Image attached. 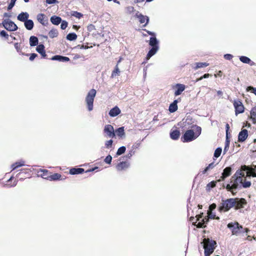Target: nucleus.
Instances as JSON below:
<instances>
[{
    "label": "nucleus",
    "mask_w": 256,
    "mask_h": 256,
    "mask_svg": "<svg viewBox=\"0 0 256 256\" xmlns=\"http://www.w3.org/2000/svg\"><path fill=\"white\" fill-rule=\"evenodd\" d=\"M244 176V174H242L238 170L236 172V174L232 177L230 184H226V188L228 192L232 193L233 196H235L236 193V190L241 188L242 180H243V177Z\"/></svg>",
    "instance_id": "obj_1"
},
{
    "label": "nucleus",
    "mask_w": 256,
    "mask_h": 256,
    "mask_svg": "<svg viewBox=\"0 0 256 256\" xmlns=\"http://www.w3.org/2000/svg\"><path fill=\"white\" fill-rule=\"evenodd\" d=\"M190 128H195L196 132L193 130H187L181 138V140L183 142H188L196 140L201 134L202 128L195 124H192Z\"/></svg>",
    "instance_id": "obj_2"
},
{
    "label": "nucleus",
    "mask_w": 256,
    "mask_h": 256,
    "mask_svg": "<svg viewBox=\"0 0 256 256\" xmlns=\"http://www.w3.org/2000/svg\"><path fill=\"white\" fill-rule=\"evenodd\" d=\"M148 44L151 46V48L150 49L146 54V59L147 60L154 56L159 50V41L156 37H150Z\"/></svg>",
    "instance_id": "obj_3"
},
{
    "label": "nucleus",
    "mask_w": 256,
    "mask_h": 256,
    "mask_svg": "<svg viewBox=\"0 0 256 256\" xmlns=\"http://www.w3.org/2000/svg\"><path fill=\"white\" fill-rule=\"evenodd\" d=\"M236 199L234 198H228L226 200H222L220 206L218 208L220 212H228L231 208L236 206Z\"/></svg>",
    "instance_id": "obj_4"
},
{
    "label": "nucleus",
    "mask_w": 256,
    "mask_h": 256,
    "mask_svg": "<svg viewBox=\"0 0 256 256\" xmlns=\"http://www.w3.org/2000/svg\"><path fill=\"white\" fill-rule=\"evenodd\" d=\"M204 256H210L214 252L215 249L214 246L216 243L214 240H210L208 238H204Z\"/></svg>",
    "instance_id": "obj_5"
},
{
    "label": "nucleus",
    "mask_w": 256,
    "mask_h": 256,
    "mask_svg": "<svg viewBox=\"0 0 256 256\" xmlns=\"http://www.w3.org/2000/svg\"><path fill=\"white\" fill-rule=\"evenodd\" d=\"M96 90L91 89L88 93L86 98V102L87 105L88 111H92L93 110V104L94 98L96 95Z\"/></svg>",
    "instance_id": "obj_6"
},
{
    "label": "nucleus",
    "mask_w": 256,
    "mask_h": 256,
    "mask_svg": "<svg viewBox=\"0 0 256 256\" xmlns=\"http://www.w3.org/2000/svg\"><path fill=\"white\" fill-rule=\"evenodd\" d=\"M2 24L8 31H16L18 28L16 24L9 18L4 20Z\"/></svg>",
    "instance_id": "obj_7"
},
{
    "label": "nucleus",
    "mask_w": 256,
    "mask_h": 256,
    "mask_svg": "<svg viewBox=\"0 0 256 256\" xmlns=\"http://www.w3.org/2000/svg\"><path fill=\"white\" fill-rule=\"evenodd\" d=\"M196 222H193L196 223L197 222H198L197 224L198 228H205L208 222L209 219L208 218H203V213H200V214L196 215Z\"/></svg>",
    "instance_id": "obj_8"
},
{
    "label": "nucleus",
    "mask_w": 256,
    "mask_h": 256,
    "mask_svg": "<svg viewBox=\"0 0 256 256\" xmlns=\"http://www.w3.org/2000/svg\"><path fill=\"white\" fill-rule=\"evenodd\" d=\"M227 227L232 230V234L238 236L242 230V226L237 222H230L227 225Z\"/></svg>",
    "instance_id": "obj_9"
},
{
    "label": "nucleus",
    "mask_w": 256,
    "mask_h": 256,
    "mask_svg": "<svg viewBox=\"0 0 256 256\" xmlns=\"http://www.w3.org/2000/svg\"><path fill=\"white\" fill-rule=\"evenodd\" d=\"M104 132L106 134V137L113 138L116 136L114 128L111 124H106L104 127Z\"/></svg>",
    "instance_id": "obj_10"
},
{
    "label": "nucleus",
    "mask_w": 256,
    "mask_h": 256,
    "mask_svg": "<svg viewBox=\"0 0 256 256\" xmlns=\"http://www.w3.org/2000/svg\"><path fill=\"white\" fill-rule=\"evenodd\" d=\"M234 106L235 108V113L236 115L244 112V106L242 102L239 100H234Z\"/></svg>",
    "instance_id": "obj_11"
},
{
    "label": "nucleus",
    "mask_w": 256,
    "mask_h": 256,
    "mask_svg": "<svg viewBox=\"0 0 256 256\" xmlns=\"http://www.w3.org/2000/svg\"><path fill=\"white\" fill-rule=\"evenodd\" d=\"M248 137V131L246 129H242L238 135V141L240 142H244Z\"/></svg>",
    "instance_id": "obj_12"
},
{
    "label": "nucleus",
    "mask_w": 256,
    "mask_h": 256,
    "mask_svg": "<svg viewBox=\"0 0 256 256\" xmlns=\"http://www.w3.org/2000/svg\"><path fill=\"white\" fill-rule=\"evenodd\" d=\"M232 168L230 167L226 168L222 174V176L218 180V182L223 181L228 176L231 174Z\"/></svg>",
    "instance_id": "obj_13"
},
{
    "label": "nucleus",
    "mask_w": 256,
    "mask_h": 256,
    "mask_svg": "<svg viewBox=\"0 0 256 256\" xmlns=\"http://www.w3.org/2000/svg\"><path fill=\"white\" fill-rule=\"evenodd\" d=\"M37 20L43 26H46L48 24V20L43 14H39L36 16Z\"/></svg>",
    "instance_id": "obj_14"
},
{
    "label": "nucleus",
    "mask_w": 256,
    "mask_h": 256,
    "mask_svg": "<svg viewBox=\"0 0 256 256\" xmlns=\"http://www.w3.org/2000/svg\"><path fill=\"white\" fill-rule=\"evenodd\" d=\"M236 199V208L238 209L239 208H244V206L246 204V200L244 198H235Z\"/></svg>",
    "instance_id": "obj_15"
},
{
    "label": "nucleus",
    "mask_w": 256,
    "mask_h": 256,
    "mask_svg": "<svg viewBox=\"0 0 256 256\" xmlns=\"http://www.w3.org/2000/svg\"><path fill=\"white\" fill-rule=\"evenodd\" d=\"M45 48L44 44H40L38 45L36 48V50L38 52L41 54L42 58H48L47 54H46Z\"/></svg>",
    "instance_id": "obj_16"
},
{
    "label": "nucleus",
    "mask_w": 256,
    "mask_h": 256,
    "mask_svg": "<svg viewBox=\"0 0 256 256\" xmlns=\"http://www.w3.org/2000/svg\"><path fill=\"white\" fill-rule=\"evenodd\" d=\"M52 60H57L62 62H68L70 60L67 56H62L61 55H55L50 58Z\"/></svg>",
    "instance_id": "obj_17"
},
{
    "label": "nucleus",
    "mask_w": 256,
    "mask_h": 256,
    "mask_svg": "<svg viewBox=\"0 0 256 256\" xmlns=\"http://www.w3.org/2000/svg\"><path fill=\"white\" fill-rule=\"evenodd\" d=\"M136 16L139 19V22L140 24L145 23L144 24V26H146L148 24L149 22V18L148 16H144L141 14H136Z\"/></svg>",
    "instance_id": "obj_18"
},
{
    "label": "nucleus",
    "mask_w": 256,
    "mask_h": 256,
    "mask_svg": "<svg viewBox=\"0 0 256 256\" xmlns=\"http://www.w3.org/2000/svg\"><path fill=\"white\" fill-rule=\"evenodd\" d=\"M120 112L121 110L119 108L118 106H115L110 110L108 114L111 117H115L120 114Z\"/></svg>",
    "instance_id": "obj_19"
},
{
    "label": "nucleus",
    "mask_w": 256,
    "mask_h": 256,
    "mask_svg": "<svg viewBox=\"0 0 256 256\" xmlns=\"http://www.w3.org/2000/svg\"><path fill=\"white\" fill-rule=\"evenodd\" d=\"M29 18V14L27 12H22L17 16V19L22 22H24Z\"/></svg>",
    "instance_id": "obj_20"
},
{
    "label": "nucleus",
    "mask_w": 256,
    "mask_h": 256,
    "mask_svg": "<svg viewBox=\"0 0 256 256\" xmlns=\"http://www.w3.org/2000/svg\"><path fill=\"white\" fill-rule=\"evenodd\" d=\"M239 59L242 63L249 64L250 66H252L255 64V63L253 61L246 56H240Z\"/></svg>",
    "instance_id": "obj_21"
},
{
    "label": "nucleus",
    "mask_w": 256,
    "mask_h": 256,
    "mask_svg": "<svg viewBox=\"0 0 256 256\" xmlns=\"http://www.w3.org/2000/svg\"><path fill=\"white\" fill-rule=\"evenodd\" d=\"M129 166V163L126 162H120L116 165V168L118 170L120 171L128 168Z\"/></svg>",
    "instance_id": "obj_22"
},
{
    "label": "nucleus",
    "mask_w": 256,
    "mask_h": 256,
    "mask_svg": "<svg viewBox=\"0 0 256 256\" xmlns=\"http://www.w3.org/2000/svg\"><path fill=\"white\" fill-rule=\"evenodd\" d=\"M176 86V90L174 92L176 96L180 95L185 89V86L183 84H178Z\"/></svg>",
    "instance_id": "obj_23"
},
{
    "label": "nucleus",
    "mask_w": 256,
    "mask_h": 256,
    "mask_svg": "<svg viewBox=\"0 0 256 256\" xmlns=\"http://www.w3.org/2000/svg\"><path fill=\"white\" fill-rule=\"evenodd\" d=\"M178 102V100H175L172 103H171L170 104V105L169 106V108H168V110L170 112L173 113L177 110Z\"/></svg>",
    "instance_id": "obj_24"
},
{
    "label": "nucleus",
    "mask_w": 256,
    "mask_h": 256,
    "mask_svg": "<svg viewBox=\"0 0 256 256\" xmlns=\"http://www.w3.org/2000/svg\"><path fill=\"white\" fill-rule=\"evenodd\" d=\"M50 22L54 25H58L62 21L60 17L56 16H53L50 18Z\"/></svg>",
    "instance_id": "obj_25"
},
{
    "label": "nucleus",
    "mask_w": 256,
    "mask_h": 256,
    "mask_svg": "<svg viewBox=\"0 0 256 256\" xmlns=\"http://www.w3.org/2000/svg\"><path fill=\"white\" fill-rule=\"evenodd\" d=\"M84 172V170L82 168H72L70 170V174L72 175L78 174H82Z\"/></svg>",
    "instance_id": "obj_26"
},
{
    "label": "nucleus",
    "mask_w": 256,
    "mask_h": 256,
    "mask_svg": "<svg viewBox=\"0 0 256 256\" xmlns=\"http://www.w3.org/2000/svg\"><path fill=\"white\" fill-rule=\"evenodd\" d=\"M180 136V132L178 130H172L170 132V137L173 140H177Z\"/></svg>",
    "instance_id": "obj_27"
},
{
    "label": "nucleus",
    "mask_w": 256,
    "mask_h": 256,
    "mask_svg": "<svg viewBox=\"0 0 256 256\" xmlns=\"http://www.w3.org/2000/svg\"><path fill=\"white\" fill-rule=\"evenodd\" d=\"M24 25L26 30H30L34 28V23L32 20L28 19L26 21L24 22Z\"/></svg>",
    "instance_id": "obj_28"
},
{
    "label": "nucleus",
    "mask_w": 256,
    "mask_h": 256,
    "mask_svg": "<svg viewBox=\"0 0 256 256\" xmlns=\"http://www.w3.org/2000/svg\"><path fill=\"white\" fill-rule=\"evenodd\" d=\"M38 40L36 36H31L30 38V44L31 46H38Z\"/></svg>",
    "instance_id": "obj_29"
},
{
    "label": "nucleus",
    "mask_w": 256,
    "mask_h": 256,
    "mask_svg": "<svg viewBox=\"0 0 256 256\" xmlns=\"http://www.w3.org/2000/svg\"><path fill=\"white\" fill-rule=\"evenodd\" d=\"M25 166L24 161L21 160L19 162H16L12 165V170H14L19 167Z\"/></svg>",
    "instance_id": "obj_30"
},
{
    "label": "nucleus",
    "mask_w": 256,
    "mask_h": 256,
    "mask_svg": "<svg viewBox=\"0 0 256 256\" xmlns=\"http://www.w3.org/2000/svg\"><path fill=\"white\" fill-rule=\"evenodd\" d=\"M115 132L116 134L120 138H122L125 134L124 126L118 128L116 130Z\"/></svg>",
    "instance_id": "obj_31"
},
{
    "label": "nucleus",
    "mask_w": 256,
    "mask_h": 256,
    "mask_svg": "<svg viewBox=\"0 0 256 256\" xmlns=\"http://www.w3.org/2000/svg\"><path fill=\"white\" fill-rule=\"evenodd\" d=\"M66 40L70 41L75 40L77 38V35L74 32L69 33L66 36Z\"/></svg>",
    "instance_id": "obj_32"
},
{
    "label": "nucleus",
    "mask_w": 256,
    "mask_h": 256,
    "mask_svg": "<svg viewBox=\"0 0 256 256\" xmlns=\"http://www.w3.org/2000/svg\"><path fill=\"white\" fill-rule=\"evenodd\" d=\"M61 175L59 174L56 173L53 174H51L48 180H58L60 178Z\"/></svg>",
    "instance_id": "obj_33"
},
{
    "label": "nucleus",
    "mask_w": 256,
    "mask_h": 256,
    "mask_svg": "<svg viewBox=\"0 0 256 256\" xmlns=\"http://www.w3.org/2000/svg\"><path fill=\"white\" fill-rule=\"evenodd\" d=\"M58 31L56 29L52 28L48 33L49 36L50 38H54L58 36Z\"/></svg>",
    "instance_id": "obj_34"
},
{
    "label": "nucleus",
    "mask_w": 256,
    "mask_h": 256,
    "mask_svg": "<svg viewBox=\"0 0 256 256\" xmlns=\"http://www.w3.org/2000/svg\"><path fill=\"white\" fill-rule=\"evenodd\" d=\"M250 116L254 122H256V106L251 110Z\"/></svg>",
    "instance_id": "obj_35"
},
{
    "label": "nucleus",
    "mask_w": 256,
    "mask_h": 256,
    "mask_svg": "<svg viewBox=\"0 0 256 256\" xmlns=\"http://www.w3.org/2000/svg\"><path fill=\"white\" fill-rule=\"evenodd\" d=\"M120 74V70L118 68V64H116L114 68V70L112 72L111 78H113L116 76H119Z\"/></svg>",
    "instance_id": "obj_36"
},
{
    "label": "nucleus",
    "mask_w": 256,
    "mask_h": 256,
    "mask_svg": "<svg viewBox=\"0 0 256 256\" xmlns=\"http://www.w3.org/2000/svg\"><path fill=\"white\" fill-rule=\"evenodd\" d=\"M196 67L194 68L195 70H197L200 68H204L208 66L209 64L206 62H196Z\"/></svg>",
    "instance_id": "obj_37"
},
{
    "label": "nucleus",
    "mask_w": 256,
    "mask_h": 256,
    "mask_svg": "<svg viewBox=\"0 0 256 256\" xmlns=\"http://www.w3.org/2000/svg\"><path fill=\"white\" fill-rule=\"evenodd\" d=\"M208 219H216V220H220V218L218 216H216V214L213 212H212L208 211Z\"/></svg>",
    "instance_id": "obj_38"
},
{
    "label": "nucleus",
    "mask_w": 256,
    "mask_h": 256,
    "mask_svg": "<svg viewBox=\"0 0 256 256\" xmlns=\"http://www.w3.org/2000/svg\"><path fill=\"white\" fill-rule=\"evenodd\" d=\"M113 140H106L105 142V147L108 149H112L113 148Z\"/></svg>",
    "instance_id": "obj_39"
},
{
    "label": "nucleus",
    "mask_w": 256,
    "mask_h": 256,
    "mask_svg": "<svg viewBox=\"0 0 256 256\" xmlns=\"http://www.w3.org/2000/svg\"><path fill=\"white\" fill-rule=\"evenodd\" d=\"M222 152V148H221L218 147V148H216L214 152V157L215 158H218L220 156Z\"/></svg>",
    "instance_id": "obj_40"
},
{
    "label": "nucleus",
    "mask_w": 256,
    "mask_h": 256,
    "mask_svg": "<svg viewBox=\"0 0 256 256\" xmlns=\"http://www.w3.org/2000/svg\"><path fill=\"white\" fill-rule=\"evenodd\" d=\"M230 138H226V140L225 142V146L224 148V153L226 154V152L228 150L230 146Z\"/></svg>",
    "instance_id": "obj_41"
},
{
    "label": "nucleus",
    "mask_w": 256,
    "mask_h": 256,
    "mask_svg": "<svg viewBox=\"0 0 256 256\" xmlns=\"http://www.w3.org/2000/svg\"><path fill=\"white\" fill-rule=\"evenodd\" d=\"M126 148L124 146H122L119 148L116 152V155L120 156L126 152Z\"/></svg>",
    "instance_id": "obj_42"
},
{
    "label": "nucleus",
    "mask_w": 256,
    "mask_h": 256,
    "mask_svg": "<svg viewBox=\"0 0 256 256\" xmlns=\"http://www.w3.org/2000/svg\"><path fill=\"white\" fill-rule=\"evenodd\" d=\"M40 172H42V174H41L42 177L48 180L50 176L48 175V171L46 170H42Z\"/></svg>",
    "instance_id": "obj_43"
},
{
    "label": "nucleus",
    "mask_w": 256,
    "mask_h": 256,
    "mask_svg": "<svg viewBox=\"0 0 256 256\" xmlns=\"http://www.w3.org/2000/svg\"><path fill=\"white\" fill-rule=\"evenodd\" d=\"M216 182L214 181H212V182L208 183L206 186V190L208 191L210 190L212 188L216 186Z\"/></svg>",
    "instance_id": "obj_44"
},
{
    "label": "nucleus",
    "mask_w": 256,
    "mask_h": 256,
    "mask_svg": "<svg viewBox=\"0 0 256 256\" xmlns=\"http://www.w3.org/2000/svg\"><path fill=\"white\" fill-rule=\"evenodd\" d=\"M241 184L242 186L244 188H248L251 186V182L250 181H245L243 182V180H242V183Z\"/></svg>",
    "instance_id": "obj_45"
},
{
    "label": "nucleus",
    "mask_w": 256,
    "mask_h": 256,
    "mask_svg": "<svg viewBox=\"0 0 256 256\" xmlns=\"http://www.w3.org/2000/svg\"><path fill=\"white\" fill-rule=\"evenodd\" d=\"M112 160V156L108 154L104 160V162L108 164H110Z\"/></svg>",
    "instance_id": "obj_46"
},
{
    "label": "nucleus",
    "mask_w": 256,
    "mask_h": 256,
    "mask_svg": "<svg viewBox=\"0 0 256 256\" xmlns=\"http://www.w3.org/2000/svg\"><path fill=\"white\" fill-rule=\"evenodd\" d=\"M248 92H250L254 93L256 96V88L252 86H248L246 88Z\"/></svg>",
    "instance_id": "obj_47"
},
{
    "label": "nucleus",
    "mask_w": 256,
    "mask_h": 256,
    "mask_svg": "<svg viewBox=\"0 0 256 256\" xmlns=\"http://www.w3.org/2000/svg\"><path fill=\"white\" fill-rule=\"evenodd\" d=\"M16 0H11L10 3L8 6V10H10L16 4Z\"/></svg>",
    "instance_id": "obj_48"
},
{
    "label": "nucleus",
    "mask_w": 256,
    "mask_h": 256,
    "mask_svg": "<svg viewBox=\"0 0 256 256\" xmlns=\"http://www.w3.org/2000/svg\"><path fill=\"white\" fill-rule=\"evenodd\" d=\"M0 36L1 37L4 38L6 39H8V34L4 30H2L0 32Z\"/></svg>",
    "instance_id": "obj_49"
},
{
    "label": "nucleus",
    "mask_w": 256,
    "mask_h": 256,
    "mask_svg": "<svg viewBox=\"0 0 256 256\" xmlns=\"http://www.w3.org/2000/svg\"><path fill=\"white\" fill-rule=\"evenodd\" d=\"M60 23H61L60 28L62 30H65L66 28V27L68 26V22L66 20H62Z\"/></svg>",
    "instance_id": "obj_50"
},
{
    "label": "nucleus",
    "mask_w": 256,
    "mask_h": 256,
    "mask_svg": "<svg viewBox=\"0 0 256 256\" xmlns=\"http://www.w3.org/2000/svg\"><path fill=\"white\" fill-rule=\"evenodd\" d=\"M226 137L227 138H230V134L229 132L230 126L228 124H226Z\"/></svg>",
    "instance_id": "obj_51"
},
{
    "label": "nucleus",
    "mask_w": 256,
    "mask_h": 256,
    "mask_svg": "<svg viewBox=\"0 0 256 256\" xmlns=\"http://www.w3.org/2000/svg\"><path fill=\"white\" fill-rule=\"evenodd\" d=\"M224 58L226 59V60H231L232 58H233V56L231 54H225L224 56Z\"/></svg>",
    "instance_id": "obj_52"
},
{
    "label": "nucleus",
    "mask_w": 256,
    "mask_h": 256,
    "mask_svg": "<svg viewBox=\"0 0 256 256\" xmlns=\"http://www.w3.org/2000/svg\"><path fill=\"white\" fill-rule=\"evenodd\" d=\"M216 204H212L209 206L208 211L212 212V210H214L216 208Z\"/></svg>",
    "instance_id": "obj_53"
},
{
    "label": "nucleus",
    "mask_w": 256,
    "mask_h": 256,
    "mask_svg": "<svg viewBox=\"0 0 256 256\" xmlns=\"http://www.w3.org/2000/svg\"><path fill=\"white\" fill-rule=\"evenodd\" d=\"M38 56V54L36 53H32L30 54L29 60L30 61H32L34 58Z\"/></svg>",
    "instance_id": "obj_54"
},
{
    "label": "nucleus",
    "mask_w": 256,
    "mask_h": 256,
    "mask_svg": "<svg viewBox=\"0 0 256 256\" xmlns=\"http://www.w3.org/2000/svg\"><path fill=\"white\" fill-rule=\"evenodd\" d=\"M73 16L77 18H80L82 16V14L78 12H74V14H73Z\"/></svg>",
    "instance_id": "obj_55"
},
{
    "label": "nucleus",
    "mask_w": 256,
    "mask_h": 256,
    "mask_svg": "<svg viewBox=\"0 0 256 256\" xmlns=\"http://www.w3.org/2000/svg\"><path fill=\"white\" fill-rule=\"evenodd\" d=\"M46 2L48 4H58V2L57 0H46Z\"/></svg>",
    "instance_id": "obj_56"
},
{
    "label": "nucleus",
    "mask_w": 256,
    "mask_h": 256,
    "mask_svg": "<svg viewBox=\"0 0 256 256\" xmlns=\"http://www.w3.org/2000/svg\"><path fill=\"white\" fill-rule=\"evenodd\" d=\"M134 152L133 150H130L129 152L126 156V157L128 158H130L134 154Z\"/></svg>",
    "instance_id": "obj_57"
},
{
    "label": "nucleus",
    "mask_w": 256,
    "mask_h": 256,
    "mask_svg": "<svg viewBox=\"0 0 256 256\" xmlns=\"http://www.w3.org/2000/svg\"><path fill=\"white\" fill-rule=\"evenodd\" d=\"M14 48L18 52H19L20 50V44L18 43H16L14 44Z\"/></svg>",
    "instance_id": "obj_58"
},
{
    "label": "nucleus",
    "mask_w": 256,
    "mask_h": 256,
    "mask_svg": "<svg viewBox=\"0 0 256 256\" xmlns=\"http://www.w3.org/2000/svg\"><path fill=\"white\" fill-rule=\"evenodd\" d=\"M150 36H152V37H156V34L152 32H150L146 30H144Z\"/></svg>",
    "instance_id": "obj_59"
},
{
    "label": "nucleus",
    "mask_w": 256,
    "mask_h": 256,
    "mask_svg": "<svg viewBox=\"0 0 256 256\" xmlns=\"http://www.w3.org/2000/svg\"><path fill=\"white\" fill-rule=\"evenodd\" d=\"M94 29V26L92 24H90L88 26V30L89 32H92V30Z\"/></svg>",
    "instance_id": "obj_60"
},
{
    "label": "nucleus",
    "mask_w": 256,
    "mask_h": 256,
    "mask_svg": "<svg viewBox=\"0 0 256 256\" xmlns=\"http://www.w3.org/2000/svg\"><path fill=\"white\" fill-rule=\"evenodd\" d=\"M216 166V164H214V163L213 162L210 164L208 166V168H210V169H212L214 168Z\"/></svg>",
    "instance_id": "obj_61"
},
{
    "label": "nucleus",
    "mask_w": 256,
    "mask_h": 256,
    "mask_svg": "<svg viewBox=\"0 0 256 256\" xmlns=\"http://www.w3.org/2000/svg\"><path fill=\"white\" fill-rule=\"evenodd\" d=\"M210 168L207 166L202 172V174H205L208 170H210Z\"/></svg>",
    "instance_id": "obj_62"
},
{
    "label": "nucleus",
    "mask_w": 256,
    "mask_h": 256,
    "mask_svg": "<svg viewBox=\"0 0 256 256\" xmlns=\"http://www.w3.org/2000/svg\"><path fill=\"white\" fill-rule=\"evenodd\" d=\"M210 168L207 166L202 172V174H205L208 170H210Z\"/></svg>",
    "instance_id": "obj_63"
},
{
    "label": "nucleus",
    "mask_w": 256,
    "mask_h": 256,
    "mask_svg": "<svg viewBox=\"0 0 256 256\" xmlns=\"http://www.w3.org/2000/svg\"><path fill=\"white\" fill-rule=\"evenodd\" d=\"M210 168L207 166L202 172V174H205L208 170H210Z\"/></svg>",
    "instance_id": "obj_64"
}]
</instances>
